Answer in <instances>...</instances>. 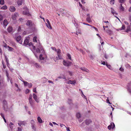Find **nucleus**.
<instances>
[{"label":"nucleus","instance_id":"f257e3e1","mask_svg":"<svg viewBox=\"0 0 131 131\" xmlns=\"http://www.w3.org/2000/svg\"><path fill=\"white\" fill-rule=\"evenodd\" d=\"M57 55L58 57H56L55 58H54L53 59L55 62H56V61L58 60H60L62 59L63 57L61 55V51L60 49H58L57 50Z\"/></svg>","mask_w":131,"mask_h":131},{"label":"nucleus","instance_id":"f03ea898","mask_svg":"<svg viewBox=\"0 0 131 131\" xmlns=\"http://www.w3.org/2000/svg\"><path fill=\"white\" fill-rule=\"evenodd\" d=\"M37 46L38 47V48L36 50V51L37 52L39 53L40 51L41 53H44V51L42 47L40 45V43H38V44H37Z\"/></svg>","mask_w":131,"mask_h":131},{"label":"nucleus","instance_id":"7ed1b4c3","mask_svg":"<svg viewBox=\"0 0 131 131\" xmlns=\"http://www.w3.org/2000/svg\"><path fill=\"white\" fill-rule=\"evenodd\" d=\"M103 22H104L103 23V27L104 30H105V28H108V26H109L110 24L108 21H106L103 20Z\"/></svg>","mask_w":131,"mask_h":131},{"label":"nucleus","instance_id":"20e7f679","mask_svg":"<svg viewBox=\"0 0 131 131\" xmlns=\"http://www.w3.org/2000/svg\"><path fill=\"white\" fill-rule=\"evenodd\" d=\"M43 55L42 54H40L39 56V59L40 60H45V61H46V60H47V56L45 53H43Z\"/></svg>","mask_w":131,"mask_h":131},{"label":"nucleus","instance_id":"39448f33","mask_svg":"<svg viewBox=\"0 0 131 131\" xmlns=\"http://www.w3.org/2000/svg\"><path fill=\"white\" fill-rule=\"evenodd\" d=\"M32 95L31 94H30L29 98V103L31 106H32L34 104V101L32 99Z\"/></svg>","mask_w":131,"mask_h":131},{"label":"nucleus","instance_id":"423d86ee","mask_svg":"<svg viewBox=\"0 0 131 131\" xmlns=\"http://www.w3.org/2000/svg\"><path fill=\"white\" fill-rule=\"evenodd\" d=\"M24 9L25 10L23 12V14L26 15L28 16L30 15V14L28 11V9L26 7H24Z\"/></svg>","mask_w":131,"mask_h":131},{"label":"nucleus","instance_id":"0eeeda50","mask_svg":"<svg viewBox=\"0 0 131 131\" xmlns=\"http://www.w3.org/2000/svg\"><path fill=\"white\" fill-rule=\"evenodd\" d=\"M63 65L65 66L68 67L71 64V62L64 60L63 62Z\"/></svg>","mask_w":131,"mask_h":131},{"label":"nucleus","instance_id":"6e6552de","mask_svg":"<svg viewBox=\"0 0 131 131\" xmlns=\"http://www.w3.org/2000/svg\"><path fill=\"white\" fill-rule=\"evenodd\" d=\"M32 95L35 101L37 102L38 103L39 102V99L38 98L37 96L35 93H33Z\"/></svg>","mask_w":131,"mask_h":131},{"label":"nucleus","instance_id":"1a4fd4ad","mask_svg":"<svg viewBox=\"0 0 131 131\" xmlns=\"http://www.w3.org/2000/svg\"><path fill=\"white\" fill-rule=\"evenodd\" d=\"M46 21L47 23H46V25L47 27L49 29H52V27L50 25V22L49 20L48 19L46 20Z\"/></svg>","mask_w":131,"mask_h":131},{"label":"nucleus","instance_id":"9d476101","mask_svg":"<svg viewBox=\"0 0 131 131\" xmlns=\"http://www.w3.org/2000/svg\"><path fill=\"white\" fill-rule=\"evenodd\" d=\"M67 83L68 84H71L73 85H74L76 83V82L75 80L73 81L69 80L67 81Z\"/></svg>","mask_w":131,"mask_h":131},{"label":"nucleus","instance_id":"9b49d317","mask_svg":"<svg viewBox=\"0 0 131 131\" xmlns=\"http://www.w3.org/2000/svg\"><path fill=\"white\" fill-rule=\"evenodd\" d=\"M18 16V15L17 13H15L12 16V18L13 20H15L16 19V18Z\"/></svg>","mask_w":131,"mask_h":131},{"label":"nucleus","instance_id":"f8f14e48","mask_svg":"<svg viewBox=\"0 0 131 131\" xmlns=\"http://www.w3.org/2000/svg\"><path fill=\"white\" fill-rule=\"evenodd\" d=\"M87 17L86 18V20L89 23H90L92 22L91 18L90 17L89 14H87Z\"/></svg>","mask_w":131,"mask_h":131},{"label":"nucleus","instance_id":"ddd939ff","mask_svg":"<svg viewBox=\"0 0 131 131\" xmlns=\"http://www.w3.org/2000/svg\"><path fill=\"white\" fill-rule=\"evenodd\" d=\"M16 38L17 42H19L20 44H21L22 43V41L21 40V36H18Z\"/></svg>","mask_w":131,"mask_h":131},{"label":"nucleus","instance_id":"4468645a","mask_svg":"<svg viewBox=\"0 0 131 131\" xmlns=\"http://www.w3.org/2000/svg\"><path fill=\"white\" fill-rule=\"evenodd\" d=\"M76 116L79 119V121L80 122H81L83 120V119H82L81 120H80V119H79V118L81 117V115L79 113H78L76 114Z\"/></svg>","mask_w":131,"mask_h":131},{"label":"nucleus","instance_id":"2eb2a0df","mask_svg":"<svg viewBox=\"0 0 131 131\" xmlns=\"http://www.w3.org/2000/svg\"><path fill=\"white\" fill-rule=\"evenodd\" d=\"M9 10L11 12H14L16 10V8L12 6L10 7Z\"/></svg>","mask_w":131,"mask_h":131},{"label":"nucleus","instance_id":"dca6fc26","mask_svg":"<svg viewBox=\"0 0 131 131\" xmlns=\"http://www.w3.org/2000/svg\"><path fill=\"white\" fill-rule=\"evenodd\" d=\"M26 124V122L24 121H19L18 123V125L21 126L22 125H25Z\"/></svg>","mask_w":131,"mask_h":131},{"label":"nucleus","instance_id":"f3484780","mask_svg":"<svg viewBox=\"0 0 131 131\" xmlns=\"http://www.w3.org/2000/svg\"><path fill=\"white\" fill-rule=\"evenodd\" d=\"M111 12L113 15H116L118 14L113 8H111Z\"/></svg>","mask_w":131,"mask_h":131},{"label":"nucleus","instance_id":"a211bd4d","mask_svg":"<svg viewBox=\"0 0 131 131\" xmlns=\"http://www.w3.org/2000/svg\"><path fill=\"white\" fill-rule=\"evenodd\" d=\"M24 0H19L17 2V4L18 5H21L23 4Z\"/></svg>","mask_w":131,"mask_h":131},{"label":"nucleus","instance_id":"6ab92c4d","mask_svg":"<svg viewBox=\"0 0 131 131\" xmlns=\"http://www.w3.org/2000/svg\"><path fill=\"white\" fill-rule=\"evenodd\" d=\"M37 37H34L33 39V41L34 42H35V43H37V44H38V43H39V41H37Z\"/></svg>","mask_w":131,"mask_h":131},{"label":"nucleus","instance_id":"aec40b11","mask_svg":"<svg viewBox=\"0 0 131 131\" xmlns=\"http://www.w3.org/2000/svg\"><path fill=\"white\" fill-rule=\"evenodd\" d=\"M28 38H26V39L25 40L24 44L25 45H28L29 43V41L28 40Z\"/></svg>","mask_w":131,"mask_h":131},{"label":"nucleus","instance_id":"412c9836","mask_svg":"<svg viewBox=\"0 0 131 131\" xmlns=\"http://www.w3.org/2000/svg\"><path fill=\"white\" fill-rule=\"evenodd\" d=\"M13 28L11 27H9L7 28V30L9 32H11L12 31Z\"/></svg>","mask_w":131,"mask_h":131},{"label":"nucleus","instance_id":"4be33fe9","mask_svg":"<svg viewBox=\"0 0 131 131\" xmlns=\"http://www.w3.org/2000/svg\"><path fill=\"white\" fill-rule=\"evenodd\" d=\"M37 119L39 123H42V121L40 117L38 116Z\"/></svg>","mask_w":131,"mask_h":131},{"label":"nucleus","instance_id":"5701e85b","mask_svg":"<svg viewBox=\"0 0 131 131\" xmlns=\"http://www.w3.org/2000/svg\"><path fill=\"white\" fill-rule=\"evenodd\" d=\"M32 22L30 20H28L27 21L26 24L27 26H29L31 25Z\"/></svg>","mask_w":131,"mask_h":131},{"label":"nucleus","instance_id":"b1692460","mask_svg":"<svg viewBox=\"0 0 131 131\" xmlns=\"http://www.w3.org/2000/svg\"><path fill=\"white\" fill-rule=\"evenodd\" d=\"M80 69L83 71H85L87 72H89V70H88L84 68H81Z\"/></svg>","mask_w":131,"mask_h":131},{"label":"nucleus","instance_id":"393cba45","mask_svg":"<svg viewBox=\"0 0 131 131\" xmlns=\"http://www.w3.org/2000/svg\"><path fill=\"white\" fill-rule=\"evenodd\" d=\"M8 23L6 20H4L3 21V24L5 26H6L8 24Z\"/></svg>","mask_w":131,"mask_h":131},{"label":"nucleus","instance_id":"a878e982","mask_svg":"<svg viewBox=\"0 0 131 131\" xmlns=\"http://www.w3.org/2000/svg\"><path fill=\"white\" fill-rule=\"evenodd\" d=\"M105 65L110 69L111 70L112 69V68L111 67V66L110 65H108L107 62L106 63Z\"/></svg>","mask_w":131,"mask_h":131},{"label":"nucleus","instance_id":"bb28decb","mask_svg":"<svg viewBox=\"0 0 131 131\" xmlns=\"http://www.w3.org/2000/svg\"><path fill=\"white\" fill-rule=\"evenodd\" d=\"M92 121L91 120H87L86 121L85 123L87 125H88Z\"/></svg>","mask_w":131,"mask_h":131},{"label":"nucleus","instance_id":"cd10ccee","mask_svg":"<svg viewBox=\"0 0 131 131\" xmlns=\"http://www.w3.org/2000/svg\"><path fill=\"white\" fill-rule=\"evenodd\" d=\"M34 65L37 68H39L40 67V65L39 64H38L35 63L34 64Z\"/></svg>","mask_w":131,"mask_h":131},{"label":"nucleus","instance_id":"c85d7f7f","mask_svg":"<svg viewBox=\"0 0 131 131\" xmlns=\"http://www.w3.org/2000/svg\"><path fill=\"white\" fill-rule=\"evenodd\" d=\"M8 50L9 51H12L14 50V49L12 48L9 46H8Z\"/></svg>","mask_w":131,"mask_h":131},{"label":"nucleus","instance_id":"c756f323","mask_svg":"<svg viewBox=\"0 0 131 131\" xmlns=\"http://www.w3.org/2000/svg\"><path fill=\"white\" fill-rule=\"evenodd\" d=\"M24 83V85L25 86H26L28 85L29 83L26 81H22Z\"/></svg>","mask_w":131,"mask_h":131},{"label":"nucleus","instance_id":"7c9ffc66","mask_svg":"<svg viewBox=\"0 0 131 131\" xmlns=\"http://www.w3.org/2000/svg\"><path fill=\"white\" fill-rule=\"evenodd\" d=\"M13 125H14L13 124L12 122L10 123L9 124V127H10V128L11 129H12L13 128Z\"/></svg>","mask_w":131,"mask_h":131},{"label":"nucleus","instance_id":"2f4dec72","mask_svg":"<svg viewBox=\"0 0 131 131\" xmlns=\"http://www.w3.org/2000/svg\"><path fill=\"white\" fill-rule=\"evenodd\" d=\"M105 31H106V32L109 33L110 34H111L112 32V31L111 30L109 29H108L107 30H106Z\"/></svg>","mask_w":131,"mask_h":131},{"label":"nucleus","instance_id":"473e14b6","mask_svg":"<svg viewBox=\"0 0 131 131\" xmlns=\"http://www.w3.org/2000/svg\"><path fill=\"white\" fill-rule=\"evenodd\" d=\"M7 8V7L6 5H5L1 8V9H6Z\"/></svg>","mask_w":131,"mask_h":131},{"label":"nucleus","instance_id":"72a5a7b5","mask_svg":"<svg viewBox=\"0 0 131 131\" xmlns=\"http://www.w3.org/2000/svg\"><path fill=\"white\" fill-rule=\"evenodd\" d=\"M131 30L130 28V27H128L127 28V29L126 31V32H128L129 31H131Z\"/></svg>","mask_w":131,"mask_h":131},{"label":"nucleus","instance_id":"f704fd0d","mask_svg":"<svg viewBox=\"0 0 131 131\" xmlns=\"http://www.w3.org/2000/svg\"><path fill=\"white\" fill-rule=\"evenodd\" d=\"M124 8L122 6V5L121 4L120 5V9L122 11H124Z\"/></svg>","mask_w":131,"mask_h":131},{"label":"nucleus","instance_id":"c9c22d12","mask_svg":"<svg viewBox=\"0 0 131 131\" xmlns=\"http://www.w3.org/2000/svg\"><path fill=\"white\" fill-rule=\"evenodd\" d=\"M114 0H111L110 2V4L112 5H114Z\"/></svg>","mask_w":131,"mask_h":131},{"label":"nucleus","instance_id":"e433bc0d","mask_svg":"<svg viewBox=\"0 0 131 131\" xmlns=\"http://www.w3.org/2000/svg\"><path fill=\"white\" fill-rule=\"evenodd\" d=\"M4 3V0H1L0 1V4L1 5H3Z\"/></svg>","mask_w":131,"mask_h":131},{"label":"nucleus","instance_id":"4c0bfd02","mask_svg":"<svg viewBox=\"0 0 131 131\" xmlns=\"http://www.w3.org/2000/svg\"><path fill=\"white\" fill-rule=\"evenodd\" d=\"M68 72L70 76H72L73 75V73L72 72L69 71Z\"/></svg>","mask_w":131,"mask_h":131},{"label":"nucleus","instance_id":"58836bf2","mask_svg":"<svg viewBox=\"0 0 131 131\" xmlns=\"http://www.w3.org/2000/svg\"><path fill=\"white\" fill-rule=\"evenodd\" d=\"M125 1V0H119V2L121 3H124Z\"/></svg>","mask_w":131,"mask_h":131},{"label":"nucleus","instance_id":"ea45409f","mask_svg":"<svg viewBox=\"0 0 131 131\" xmlns=\"http://www.w3.org/2000/svg\"><path fill=\"white\" fill-rule=\"evenodd\" d=\"M51 48L53 50L56 51L57 52V50L56 49V48L54 47H51Z\"/></svg>","mask_w":131,"mask_h":131},{"label":"nucleus","instance_id":"a19ab883","mask_svg":"<svg viewBox=\"0 0 131 131\" xmlns=\"http://www.w3.org/2000/svg\"><path fill=\"white\" fill-rule=\"evenodd\" d=\"M68 59L70 60H71V57L70 54H68L67 55Z\"/></svg>","mask_w":131,"mask_h":131},{"label":"nucleus","instance_id":"79ce46f5","mask_svg":"<svg viewBox=\"0 0 131 131\" xmlns=\"http://www.w3.org/2000/svg\"><path fill=\"white\" fill-rule=\"evenodd\" d=\"M29 90L28 89H26L25 91V93L26 94L28 93L29 92Z\"/></svg>","mask_w":131,"mask_h":131},{"label":"nucleus","instance_id":"37998d69","mask_svg":"<svg viewBox=\"0 0 131 131\" xmlns=\"http://www.w3.org/2000/svg\"><path fill=\"white\" fill-rule=\"evenodd\" d=\"M79 50L83 54H84V52L81 49H80Z\"/></svg>","mask_w":131,"mask_h":131},{"label":"nucleus","instance_id":"c03bdc74","mask_svg":"<svg viewBox=\"0 0 131 131\" xmlns=\"http://www.w3.org/2000/svg\"><path fill=\"white\" fill-rule=\"evenodd\" d=\"M28 86L29 88H30L32 86V85L31 83H29Z\"/></svg>","mask_w":131,"mask_h":131},{"label":"nucleus","instance_id":"a18cd8bd","mask_svg":"<svg viewBox=\"0 0 131 131\" xmlns=\"http://www.w3.org/2000/svg\"><path fill=\"white\" fill-rule=\"evenodd\" d=\"M32 129L36 131V128L35 126L33 125H32Z\"/></svg>","mask_w":131,"mask_h":131},{"label":"nucleus","instance_id":"49530a36","mask_svg":"<svg viewBox=\"0 0 131 131\" xmlns=\"http://www.w3.org/2000/svg\"><path fill=\"white\" fill-rule=\"evenodd\" d=\"M33 92H35V93H37V92L36 91V88H34L33 90Z\"/></svg>","mask_w":131,"mask_h":131},{"label":"nucleus","instance_id":"de8ad7c7","mask_svg":"<svg viewBox=\"0 0 131 131\" xmlns=\"http://www.w3.org/2000/svg\"><path fill=\"white\" fill-rule=\"evenodd\" d=\"M125 26L124 25H122V27L121 28V30H123L125 29Z\"/></svg>","mask_w":131,"mask_h":131},{"label":"nucleus","instance_id":"09e8293b","mask_svg":"<svg viewBox=\"0 0 131 131\" xmlns=\"http://www.w3.org/2000/svg\"><path fill=\"white\" fill-rule=\"evenodd\" d=\"M5 58L6 59V62H7V64H8V59L6 57V56L5 57Z\"/></svg>","mask_w":131,"mask_h":131},{"label":"nucleus","instance_id":"8fccbe9b","mask_svg":"<svg viewBox=\"0 0 131 131\" xmlns=\"http://www.w3.org/2000/svg\"><path fill=\"white\" fill-rule=\"evenodd\" d=\"M3 19V16L1 15L0 14V21L2 20Z\"/></svg>","mask_w":131,"mask_h":131},{"label":"nucleus","instance_id":"3c124183","mask_svg":"<svg viewBox=\"0 0 131 131\" xmlns=\"http://www.w3.org/2000/svg\"><path fill=\"white\" fill-rule=\"evenodd\" d=\"M1 115L3 119L5 118L4 115L2 113H1Z\"/></svg>","mask_w":131,"mask_h":131},{"label":"nucleus","instance_id":"603ef678","mask_svg":"<svg viewBox=\"0 0 131 131\" xmlns=\"http://www.w3.org/2000/svg\"><path fill=\"white\" fill-rule=\"evenodd\" d=\"M106 101H107V103H109V104H111V103H110L109 101V100L108 99V97L107 98V99L106 100Z\"/></svg>","mask_w":131,"mask_h":131},{"label":"nucleus","instance_id":"864d4df0","mask_svg":"<svg viewBox=\"0 0 131 131\" xmlns=\"http://www.w3.org/2000/svg\"><path fill=\"white\" fill-rule=\"evenodd\" d=\"M60 126L61 127H65L66 126H65L64 125L61 124H60Z\"/></svg>","mask_w":131,"mask_h":131},{"label":"nucleus","instance_id":"5fc2aeb1","mask_svg":"<svg viewBox=\"0 0 131 131\" xmlns=\"http://www.w3.org/2000/svg\"><path fill=\"white\" fill-rule=\"evenodd\" d=\"M107 128L109 129L110 130L111 128V125L108 126Z\"/></svg>","mask_w":131,"mask_h":131},{"label":"nucleus","instance_id":"6e6d98bb","mask_svg":"<svg viewBox=\"0 0 131 131\" xmlns=\"http://www.w3.org/2000/svg\"><path fill=\"white\" fill-rule=\"evenodd\" d=\"M72 100H69L68 101V103L69 104H70L71 103H72Z\"/></svg>","mask_w":131,"mask_h":131},{"label":"nucleus","instance_id":"4d7b16f0","mask_svg":"<svg viewBox=\"0 0 131 131\" xmlns=\"http://www.w3.org/2000/svg\"><path fill=\"white\" fill-rule=\"evenodd\" d=\"M65 127L66 128V130L67 131H70V130L69 129V127H67L66 126H65Z\"/></svg>","mask_w":131,"mask_h":131},{"label":"nucleus","instance_id":"13d9d810","mask_svg":"<svg viewBox=\"0 0 131 131\" xmlns=\"http://www.w3.org/2000/svg\"><path fill=\"white\" fill-rule=\"evenodd\" d=\"M89 57L92 59H93V57L92 55H90Z\"/></svg>","mask_w":131,"mask_h":131},{"label":"nucleus","instance_id":"bf43d9fd","mask_svg":"<svg viewBox=\"0 0 131 131\" xmlns=\"http://www.w3.org/2000/svg\"><path fill=\"white\" fill-rule=\"evenodd\" d=\"M21 130L22 129L20 128L19 127H18V130L17 131H21Z\"/></svg>","mask_w":131,"mask_h":131},{"label":"nucleus","instance_id":"052dcab7","mask_svg":"<svg viewBox=\"0 0 131 131\" xmlns=\"http://www.w3.org/2000/svg\"><path fill=\"white\" fill-rule=\"evenodd\" d=\"M124 69L122 68H120L119 69V70H120L121 71H124Z\"/></svg>","mask_w":131,"mask_h":131},{"label":"nucleus","instance_id":"680f3d73","mask_svg":"<svg viewBox=\"0 0 131 131\" xmlns=\"http://www.w3.org/2000/svg\"><path fill=\"white\" fill-rule=\"evenodd\" d=\"M6 76L7 77V78H8L9 74H8V73L7 71H6Z\"/></svg>","mask_w":131,"mask_h":131},{"label":"nucleus","instance_id":"e2e57ef3","mask_svg":"<svg viewBox=\"0 0 131 131\" xmlns=\"http://www.w3.org/2000/svg\"><path fill=\"white\" fill-rule=\"evenodd\" d=\"M124 23L125 24H126V25H129V23H128V22H127V21H124Z\"/></svg>","mask_w":131,"mask_h":131},{"label":"nucleus","instance_id":"0e129e2a","mask_svg":"<svg viewBox=\"0 0 131 131\" xmlns=\"http://www.w3.org/2000/svg\"><path fill=\"white\" fill-rule=\"evenodd\" d=\"M101 62H102V63H101L102 64H103L104 65L106 63H105V61H102Z\"/></svg>","mask_w":131,"mask_h":131},{"label":"nucleus","instance_id":"69168bd1","mask_svg":"<svg viewBox=\"0 0 131 131\" xmlns=\"http://www.w3.org/2000/svg\"><path fill=\"white\" fill-rule=\"evenodd\" d=\"M23 20V19L22 18H20L19 19V21L20 22H21Z\"/></svg>","mask_w":131,"mask_h":131},{"label":"nucleus","instance_id":"338daca9","mask_svg":"<svg viewBox=\"0 0 131 131\" xmlns=\"http://www.w3.org/2000/svg\"><path fill=\"white\" fill-rule=\"evenodd\" d=\"M15 86L17 88H18V85L17 84H16V83L15 84Z\"/></svg>","mask_w":131,"mask_h":131},{"label":"nucleus","instance_id":"774afa93","mask_svg":"<svg viewBox=\"0 0 131 131\" xmlns=\"http://www.w3.org/2000/svg\"><path fill=\"white\" fill-rule=\"evenodd\" d=\"M129 19L130 21L131 22V16L129 17ZM130 25L131 26V23H130Z\"/></svg>","mask_w":131,"mask_h":131}]
</instances>
